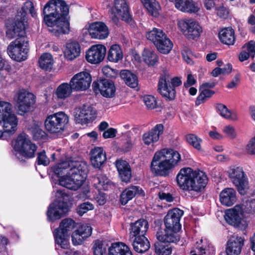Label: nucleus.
Here are the masks:
<instances>
[{
  "mask_svg": "<svg viewBox=\"0 0 255 255\" xmlns=\"http://www.w3.org/2000/svg\"><path fill=\"white\" fill-rule=\"evenodd\" d=\"M166 36V34L161 29L153 28L151 30L146 33V37L156 45L160 41Z\"/></svg>",
  "mask_w": 255,
  "mask_h": 255,
  "instance_id": "obj_40",
  "label": "nucleus"
},
{
  "mask_svg": "<svg viewBox=\"0 0 255 255\" xmlns=\"http://www.w3.org/2000/svg\"><path fill=\"white\" fill-rule=\"evenodd\" d=\"M170 76L167 74L162 75L159 78L157 91L164 97L173 100L175 97L176 92L170 85Z\"/></svg>",
  "mask_w": 255,
  "mask_h": 255,
  "instance_id": "obj_23",
  "label": "nucleus"
},
{
  "mask_svg": "<svg viewBox=\"0 0 255 255\" xmlns=\"http://www.w3.org/2000/svg\"><path fill=\"white\" fill-rule=\"evenodd\" d=\"M92 165L96 168H100L106 161V152L101 147H96L90 151Z\"/></svg>",
  "mask_w": 255,
  "mask_h": 255,
  "instance_id": "obj_26",
  "label": "nucleus"
},
{
  "mask_svg": "<svg viewBox=\"0 0 255 255\" xmlns=\"http://www.w3.org/2000/svg\"><path fill=\"white\" fill-rule=\"evenodd\" d=\"M240 81V75L237 74L233 79L232 81L230 82L228 85L227 88L229 89H233L239 85Z\"/></svg>",
  "mask_w": 255,
  "mask_h": 255,
  "instance_id": "obj_64",
  "label": "nucleus"
},
{
  "mask_svg": "<svg viewBox=\"0 0 255 255\" xmlns=\"http://www.w3.org/2000/svg\"><path fill=\"white\" fill-rule=\"evenodd\" d=\"M56 196L59 200L50 204L46 213L48 219L53 222L61 218L68 210L67 203L61 200L66 194L63 191L59 190Z\"/></svg>",
  "mask_w": 255,
  "mask_h": 255,
  "instance_id": "obj_12",
  "label": "nucleus"
},
{
  "mask_svg": "<svg viewBox=\"0 0 255 255\" xmlns=\"http://www.w3.org/2000/svg\"><path fill=\"white\" fill-rule=\"evenodd\" d=\"M115 165L123 181L128 182L131 177V168L128 163L122 159L117 160Z\"/></svg>",
  "mask_w": 255,
  "mask_h": 255,
  "instance_id": "obj_28",
  "label": "nucleus"
},
{
  "mask_svg": "<svg viewBox=\"0 0 255 255\" xmlns=\"http://www.w3.org/2000/svg\"><path fill=\"white\" fill-rule=\"evenodd\" d=\"M106 51V47L103 45H93L86 52V60L92 64L99 63L103 60Z\"/></svg>",
  "mask_w": 255,
  "mask_h": 255,
  "instance_id": "obj_21",
  "label": "nucleus"
},
{
  "mask_svg": "<svg viewBox=\"0 0 255 255\" xmlns=\"http://www.w3.org/2000/svg\"><path fill=\"white\" fill-rule=\"evenodd\" d=\"M13 145L16 152L15 156L20 161L23 159L19 157L20 156L27 158L33 157L36 150V146L25 134L19 135L13 143Z\"/></svg>",
  "mask_w": 255,
  "mask_h": 255,
  "instance_id": "obj_11",
  "label": "nucleus"
},
{
  "mask_svg": "<svg viewBox=\"0 0 255 255\" xmlns=\"http://www.w3.org/2000/svg\"><path fill=\"white\" fill-rule=\"evenodd\" d=\"M223 132L230 138H235L236 137V132L235 128L231 126H227L223 129Z\"/></svg>",
  "mask_w": 255,
  "mask_h": 255,
  "instance_id": "obj_61",
  "label": "nucleus"
},
{
  "mask_svg": "<svg viewBox=\"0 0 255 255\" xmlns=\"http://www.w3.org/2000/svg\"><path fill=\"white\" fill-rule=\"evenodd\" d=\"M186 139L188 143L195 148L199 150L201 149V143L202 142L201 138L195 134H189L186 135Z\"/></svg>",
  "mask_w": 255,
  "mask_h": 255,
  "instance_id": "obj_49",
  "label": "nucleus"
},
{
  "mask_svg": "<svg viewBox=\"0 0 255 255\" xmlns=\"http://www.w3.org/2000/svg\"><path fill=\"white\" fill-rule=\"evenodd\" d=\"M97 116V111L91 105H83L76 110L75 119L77 123L86 124L94 120Z\"/></svg>",
  "mask_w": 255,
  "mask_h": 255,
  "instance_id": "obj_16",
  "label": "nucleus"
},
{
  "mask_svg": "<svg viewBox=\"0 0 255 255\" xmlns=\"http://www.w3.org/2000/svg\"><path fill=\"white\" fill-rule=\"evenodd\" d=\"M92 227L88 224L82 225L72 234V242L74 245H79L92 234Z\"/></svg>",
  "mask_w": 255,
  "mask_h": 255,
  "instance_id": "obj_24",
  "label": "nucleus"
},
{
  "mask_svg": "<svg viewBox=\"0 0 255 255\" xmlns=\"http://www.w3.org/2000/svg\"><path fill=\"white\" fill-rule=\"evenodd\" d=\"M0 124L3 127V131L0 130L3 134L0 138L4 136L5 133L12 135L16 131L17 128L18 119L13 113L11 114H6L0 118Z\"/></svg>",
  "mask_w": 255,
  "mask_h": 255,
  "instance_id": "obj_19",
  "label": "nucleus"
},
{
  "mask_svg": "<svg viewBox=\"0 0 255 255\" xmlns=\"http://www.w3.org/2000/svg\"><path fill=\"white\" fill-rule=\"evenodd\" d=\"M92 77L86 71H83L74 75L70 81L74 91L81 92L87 90L90 87Z\"/></svg>",
  "mask_w": 255,
  "mask_h": 255,
  "instance_id": "obj_14",
  "label": "nucleus"
},
{
  "mask_svg": "<svg viewBox=\"0 0 255 255\" xmlns=\"http://www.w3.org/2000/svg\"><path fill=\"white\" fill-rule=\"evenodd\" d=\"M12 105L6 102L0 101V118L6 114H11Z\"/></svg>",
  "mask_w": 255,
  "mask_h": 255,
  "instance_id": "obj_53",
  "label": "nucleus"
},
{
  "mask_svg": "<svg viewBox=\"0 0 255 255\" xmlns=\"http://www.w3.org/2000/svg\"><path fill=\"white\" fill-rule=\"evenodd\" d=\"M183 215V211L178 208H174L168 212L164 218L166 229L158 231L156 238L158 241L167 242H176L179 238L176 233L181 229L180 220Z\"/></svg>",
  "mask_w": 255,
  "mask_h": 255,
  "instance_id": "obj_5",
  "label": "nucleus"
},
{
  "mask_svg": "<svg viewBox=\"0 0 255 255\" xmlns=\"http://www.w3.org/2000/svg\"><path fill=\"white\" fill-rule=\"evenodd\" d=\"M244 215L242 206L237 205L234 208L225 211L224 218L229 224L234 226L240 219V216H243Z\"/></svg>",
  "mask_w": 255,
  "mask_h": 255,
  "instance_id": "obj_27",
  "label": "nucleus"
},
{
  "mask_svg": "<svg viewBox=\"0 0 255 255\" xmlns=\"http://www.w3.org/2000/svg\"><path fill=\"white\" fill-rule=\"evenodd\" d=\"M247 151L248 154H255V136L252 138L247 146Z\"/></svg>",
  "mask_w": 255,
  "mask_h": 255,
  "instance_id": "obj_62",
  "label": "nucleus"
},
{
  "mask_svg": "<svg viewBox=\"0 0 255 255\" xmlns=\"http://www.w3.org/2000/svg\"><path fill=\"white\" fill-rule=\"evenodd\" d=\"M74 89L70 83H63L57 88L55 95L58 99L64 100L69 97Z\"/></svg>",
  "mask_w": 255,
  "mask_h": 255,
  "instance_id": "obj_38",
  "label": "nucleus"
},
{
  "mask_svg": "<svg viewBox=\"0 0 255 255\" xmlns=\"http://www.w3.org/2000/svg\"><path fill=\"white\" fill-rule=\"evenodd\" d=\"M244 244V239L241 237L234 236L227 242L226 253L227 255H239Z\"/></svg>",
  "mask_w": 255,
  "mask_h": 255,
  "instance_id": "obj_25",
  "label": "nucleus"
},
{
  "mask_svg": "<svg viewBox=\"0 0 255 255\" xmlns=\"http://www.w3.org/2000/svg\"><path fill=\"white\" fill-rule=\"evenodd\" d=\"M53 63L52 56L49 53H44L39 58V66L43 70L50 71L53 68Z\"/></svg>",
  "mask_w": 255,
  "mask_h": 255,
  "instance_id": "obj_43",
  "label": "nucleus"
},
{
  "mask_svg": "<svg viewBox=\"0 0 255 255\" xmlns=\"http://www.w3.org/2000/svg\"><path fill=\"white\" fill-rule=\"evenodd\" d=\"M143 101L146 107L149 109H153L156 108L157 102L155 98L150 95L145 96L143 97Z\"/></svg>",
  "mask_w": 255,
  "mask_h": 255,
  "instance_id": "obj_54",
  "label": "nucleus"
},
{
  "mask_svg": "<svg viewBox=\"0 0 255 255\" xmlns=\"http://www.w3.org/2000/svg\"><path fill=\"white\" fill-rule=\"evenodd\" d=\"M177 24L183 34L189 39L198 38L203 31L202 27L192 19H180Z\"/></svg>",
  "mask_w": 255,
  "mask_h": 255,
  "instance_id": "obj_13",
  "label": "nucleus"
},
{
  "mask_svg": "<svg viewBox=\"0 0 255 255\" xmlns=\"http://www.w3.org/2000/svg\"><path fill=\"white\" fill-rule=\"evenodd\" d=\"M109 255H132L129 248L125 243H113L109 248Z\"/></svg>",
  "mask_w": 255,
  "mask_h": 255,
  "instance_id": "obj_33",
  "label": "nucleus"
},
{
  "mask_svg": "<svg viewBox=\"0 0 255 255\" xmlns=\"http://www.w3.org/2000/svg\"><path fill=\"white\" fill-rule=\"evenodd\" d=\"M69 122V117L63 112H59L48 115L45 120V129L50 133L63 132Z\"/></svg>",
  "mask_w": 255,
  "mask_h": 255,
  "instance_id": "obj_8",
  "label": "nucleus"
},
{
  "mask_svg": "<svg viewBox=\"0 0 255 255\" xmlns=\"http://www.w3.org/2000/svg\"><path fill=\"white\" fill-rule=\"evenodd\" d=\"M180 155L170 148L157 151L151 162V170L156 175L166 176L180 160Z\"/></svg>",
  "mask_w": 255,
  "mask_h": 255,
  "instance_id": "obj_4",
  "label": "nucleus"
},
{
  "mask_svg": "<svg viewBox=\"0 0 255 255\" xmlns=\"http://www.w3.org/2000/svg\"><path fill=\"white\" fill-rule=\"evenodd\" d=\"M159 198L162 200H165L167 202H170L173 200L172 195L169 193L159 192L158 193Z\"/></svg>",
  "mask_w": 255,
  "mask_h": 255,
  "instance_id": "obj_63",
  "label": "nucleus"
},
{
  "mask_svg": "<svg viewBox=\"0 0 255 255\" xmlns=\"http://www.w3.org/2000/svg\"><path fill=\"white\" fill-rule=\"evenodd\" d=\"M76 223L71 219L66 218L62 220L59 226L54 232L56 244L62 249L70 247L69 235L75 228Z\"/></svg>",
  "mask_w": 255,
  "mask_h": 255,
  "instance_id": "obj_6",
  "label": "nucleus"
},
{
  "mask_svg": "<svg viewBox=\"0 0 255 255\" xmlns=\"http://www.w3.org/2000/svg\"><path fill=\"white\" fill-rule=\"evenodd\" d=\"M123 58L121 47L118 44L112 45L108 52L107 59L112 62L117 63Z\"/></svg>",
  "mask_w": 255,
  "mask_h": 255,
  "instance_id": "obj_39",
  "label": "nucleus"
},
{
  "mask_svg": "<svg viewBox=\"0 0 255 255\" xmlns=\"http://www.w3.org/2000/svg\"><path fill=\"white\" fill-rule=\"evenodd\" d=\"M69 13V6L63 0H50L43 8L44 20L49 31L55 35L69 31V23L65 16Z\"/></svg>",
  "mask_w": 255,
  "mask_h": 255,
  "instance_id": "obj_2",
  "label": "nucleus"
},
{
  "mask_svg": "<svg viewBox=\"0 0 255 255\" xmlns=\"http://www.w3.org/2000/svg\"><path fill=\"white\" fill-rule=\"evenodd\" d=\"M148 228V222L143 219H140L131 224L130 234L131 236L143 237L145 235Z\"/></svg>",
  "mask_w": 255,
  "mask_h": 255,
  "instance_id": "obj_30",
  "label": "nucleus"
},
{
  "mask_svg": "<svg viewBox=\"0 0 255 255\" xmlns=\"http://www.w3.org/2000/svg\"><path fill=\"white\" fill-rule=\"evenodd\" d=\"M94 184H98L97 187L100 190H107L109 184V180L103 174H99L94 178Z\"/></svg>",
  "mask_w": 255,
  "mask_h": 255,
  "instance_id": "obj_48",
  "label": "nucleus"
},
{
  "mask_svg": "<svg viewBox=\"0 0 255 255\" xmlns=\"http://www.w3.org/2000/svg\"><path fill=\"white\" fill-rule=\"evenodd\" d=\"M218 6L215 7L217 11V14L218 16L222 18H226L228 15V11L224 6L222 3L218 4Z\"/></svg>",
  "mask_w": 255,
  "mask_h": 255,
  "instance_id": "obj_58",
  "label": "nucleus"
},
{
  "mask_svg": "<svg viewBox=\"0 0 255 255\" xmlns=\"http://www.w3.org/2000/svg\"><path fill=\"white\" fill-rule=\"evenodd\" d=\"M219 38L222 43L228 45H233L236 39L234 30L229 27L224 28L219 32Z\"/></svg>",
  "mask_w": 255,
  "mask_h": 255,
  "instance_id": "obj_36",
  "label": "nucleus"
},
{
  "mask_svg": "<svg viewBox=\"0 0 255 255\" xmlns=\"http://www.w3.org/2000/svg\"><path fill=\"white\" fill-rule=\"evenodd\" d=\"M216 109L220 115L225 119L233 121L238 120L237 114L230 111L225 105L218 104L216 105Z\"/></svg>",
  "mask_w": 255,
  "mask_h": 255,
  "instance_id": "obj_42",
  "label": "nucleus"
},
{
  "mask_svg": "<svg viewBox=\"0 0 255 255\" xmlns=\"http://www.w3.org/2000/svg\"><path fill=\"white\" fill-rule=\"evenodd\" d=\"M136 195L144 196L143 190L138 186H131L126 188L121 195V202L123 205H126L128 202Z\"/></svg>",
  "mask_w": 255,
  "mask_h": 255,
  "instance_id": "obj_29",
  "label": "nucleus"
},
{
  "mask_svg": "<svg viewBox=\"0 0 255 255\" xmlns=\"http://www.w3.org/2000/svg\"><path fill=\"white\" fill-rule=\"evenodd\" d=\"M94 208V205L90 202H84L78 206L77 208V212L80 216H82L88 211L92 210Z\"/></svg>",
  "mask_w": 255,
  "mask_h": 255,
  "instance_id": "obj_51",
  "label": "nucleus"
},
{
  "mask_svg": "<svg viewBox=\"0 0 255 255\" xmlns=\"http://www.w3.org/2000/svg\"><path fill=\"white\" fill-rule=\"evenodd\" d=\"M245 214L243 216H240V219L238 220L237 223L234 225L233 226H235L241 230H246L249 226V221L245 217Z\"/></svg>",
  "mask_w": 255,
  "mask_h": 255,
  "instance_id": "obj_55",
  "label": "nucleus"
},
{
  "mask_svg": "<svg viewBox=\"0 0 255 255\" xmlns=\"http://www.w3.org/2000/svg\"><path fill=\"white\" fill-rule=\"evenodd\" d=\"M243 49H245L250 54L252 59L254 58L255 56V41L251 40L243 46Z\"/></svg>",
  "mask_w": 255,
  "mask_h": 255,
  "instance_id": "obj_56",
  "label": "nucleus"
},
{
  "mask_svg": "<svg viewBox=\"0 0 255 255\" xmlns=\"http://www.w3.org/2000/svg\"><path fill=\"white\" fill-rule=\"evenodd\" d=\"M242 206L244 214H253L255 213V199L247 200L245 204H240Z\"/></svg>",
  "mask_w": 255,
  "mask_h": 255,
  "instance_id": "obj_50",
  "label": "nucleus"
},
{
  "mask_svg": "<svg viewBox=\"0 0 255 255\" xmlns=\"http://www.w3.org/2000/svg\"><path fill=\"white\" fill-rule=\"evenodd\" d=\"M102 72L106 76L110 78H115L118 74L117 70L108 66L104 67L102 69Z\"/></svg>",
  "mask_w": 255,
  "mask_h": 255,
  "instance_id": "obj_60",
  "label": "nucleus"
},
{
  "mask_svg": "<svg viewBox=\"0 0 255 255\" xmlns=\"http://www.w3.org/2000/svg\"><path fill=\"white\" fill-rule=\"evenodd\" d=\"M159 241V242L155 244V253L158 255H170L172 253V249L170 245L165 244L166 241Z\"/></svg>",
  "mask_w": 255,
  "mask_h": 255,
  "instance_id": "obj_46",
  "label": "nucleus"
},
{
  "mask_svg": "<svg viewBox=\"0 0 255 255\" xmlns=\"http://www.w3.org/2000/svg\"><path fill=\"white\" fill-rule=\"evenodd\" d=\"M228 175L233 184L241 195L247 193L249 189L248 177L243 169L239 166L231 167L227 171Z\"/></svg>",
  "mask_w": 255,
  "mask_h": 255,
  "instance_id": "obj_9",
  "label": "nucleus"
},
{
  "mask_svg": "<svg viewBox=\"0 0 255 255\" xmlns=\"http://www.w3.org/2000/svg\"><path fill=\"white\" fill-rule=\"evenodd\" d=\"M174 2L175 7L179 10L186 12H196L199 7L192 0H169Z\"/></svg>",
  "mask_w": 255,
  "mask_h": 255,
  "instance_id": "obj_32",
  "label": "nucleus"
},
{
  "mask_svg": "<svg viewBox=\"0 0 255 255\" xmlns=\"http://www.w3.org/2000/svg\"><path fill=\"white\" fill-rule=\"evenodd\" d=\"M88 32L92 38L97 39H105L109 35L108 27L101 21L91 23L88 28Z\"/></svg>",
  "mask_w": 255,
  "mask_h": 255,
  "instance_id": "obj_20",
  "label": "nucleus"
},
{
  "mask_svg": "<svg viewBox=\"0 0 255 255\" xmlns=\"http://www.w3.org/2000/svg\"><path fill=\"white\" fill-rule=\"evenodd\" d=\"M94 255H104L106 253V249L104 246L102 242L96 241L93 247Z\"/></svg>",
  "mask_w": 255,
  "mask_h": 255,
  "instance_id": "obj_52",
  "label": "nucleus"
},
{
  "mask_svg": "<svg viewBox=\"0 0 255 255\" xmlns=\"http://www.w3.org/2000/svg\"><path fill=\"white\" fill-rule=\"evenodd\" d=\"M141 2L152 16H157L158 15L160 6L155 0H142Z\"/></svg>",
  "mask_w": 255,
  "mask_h": 255,
  "instance_id": "obj_45",
  "label": "nucleus"
},
{
  "mask_svg": "<svg viewBox=\"0 0 255 255\" xmlns=\"http://www.w3.org/2000/svg\"><path fill=\"white\" fill-rule=\"evenodd\" d=\"M109 16L111 21L116 25L120 22V18L127 22L131 20L128 5L125 0H114V5L110 7Z\"/></svg>",
  "mask_w": 255,
  "mask_h": 255,
  "instance_id": "obj_7",
  "label": "nucleus"
},
{
  "mask_svg": "<svg viewBox=\"0 0 255 255\" xmlns=\"http://www.w3.org/2000/svg\"><path fill=\"white\" fill-rule=\"evenodd\" d=\"M120 76L128 86L132 88L137 87L138 83L137 76L129 71H121Z\"/></svg>",
  "mask_w": 255,
  "mask_h": 255,
  "instance_id": "obj_41",
  "label": "nucleus"
},
{
  "mask_svg": "<svg viewBox=\"0 0 255 255\" xmlns=\"http://www.w3.org/2000/svg\"><path fill=\"white\" fill-rule=\"evenodd\" d=\"M177 185L191 198L198 197L206 187L208 178L204 172L189 167L180 170L176 176Z\"/></svg>",
  "mask_w": 255,
  "mask_h": 255,
  "instance_id": "obj_3",
  "label": "nucleus"
},
{
  "mask_svg": "<svg viewBox=\"0 0 255 255\" xmlns=\"http://www.w3.org/2000/svg\"><path fill=\"white\" fill-rule=\"evenodd\" d=\"M27 38L16 39L7 48V53L13 60L21 62L27 59L28 52Z\"/></svg>",
  "mask_w": 255,
  "mask_h": 255,
  "instance_id": "obj_10",
  "label": "nucleus"
},
{
  "mask_svg": "<svg viewBox=\"0 0 255 255\" xmlns=\"http://www.w3.org/2000/svg\"><path fill=\"white\" fill-rule=\"evenodd\" d=\"M143 61L149 66H154L157 62V56L152 51L145 49L142 53Z\"/></svg>",
  "mask_w": 255,
  "mask_h": 255,
  "instance_id": "obj_47",
  "label": "nucleus"
},
{
  "mask_svg": "<svg viewBox=\"0 0 255 255\" xmlns=\"http://www.w3.org/2000/svg\"><path fill=\"white\" fill-rule=\"evenodd\" d=\"M164 127L162 124H157L151 129L143 133L141 140L146 146H153L163 134Z\"/></svg>",
  "mask_w": 255,
  "mask_h": 255,
  "instance_id": "obj_18",
  "label": "nucleus"
},
{
  "mask_svg": "<svg viewBox=\"0 0 255 255\" xmlns=\"http://www.w3.org/2000/svg\"><path fill=\"white\" fill-rule=\"evenodd\" d=\"M26 21L24 18H20L15 21L14 25L11 28H8L6 31V36L7 38L11 39L15 37L16 39H23L26 37L25 25Z\"/></svg>",
  "mask_w": 255,
  "mask_h": 255,
  "instance_id": "obj_22",
  "label": "nucleus"
},
{
  "mask_svg": "<svg viewBox=\"0 0 255 255\" xmlns=\"http://www.w3.org/2000/svg\"><path fill=\"white\" fill-rule=\"evenodd\" d=\"M37 161L39 165L46 166L49 163V159L46 155L45 151L38 153Z\"/></svg>",
  "mask_w": 255,
  "mask_h": 255,
  "instance_id": "obj_57",
  "label": "nucleus"
},
{
  "mask_svg": "<svg viewBox=\"0 0 255 255\" xmlns=\"http://www.w3.org/2000/svg\"><path fill=\"white\" fill-rule=\"evenodd\" d=\"M80 53V46L77 42L72 41L66 44L64 55L67 59L73 60L79 56Z\"/></svg>",
  "mask_w": 255,
  "mask_h": 255,
  "instance_id": "obj_34",
  "label": "nucleus"
},
{
  "mask_svg": "<svg viewBox=\"0 0 255 255\" xmlns=\"http://www.w3.org/2000/svg\"><path fill=\"white\" fill-rule=\"evenodd\" d=\"M132 245L134 251L139 253L145 252L150 248L149 242L145 236L135 237Z\"/></svg>",
  "mask_w": 255,
  "mask_h": 255,
  "instance_id": "obj_37",
  "label": "nucleus"
},
{
  "mask_svg": "<svg viewBox=\"0 0 255 255\" xmlns=\"http://www.w3.org/2000/svg\"><path fill=\"white\" fill-rule=\"evenodd\" d=\"M221 203L225 206H231L237 201L236 190L232 188H227L223 190L220 194Z\"/></svg>",
  "mask_w": 255,
  "mask_h": 255,
  "instance_id": "obj_31",
  "label": "nucleus"
},
{
  "mask_svg": "<svg viewBox=\"0 0 255 255\" xmlns=\"http://www.w3.org/2000/svg\"><path fill=\"white\" fill-rule=\"evenodd\" d=\"M87 165L85 162L66 160L53 167L54 173L59 177V184L69 189L76 190L86 179Z\"/></svg>",
  "mask_w": 255,
  "mask_h": 255,
  "instance_id": "obj_1",
  "label": "nucleus"
},
{
  "mask_svg": "<svg viewBox=\"0 0 255 255\" xmlns=\"http://www.w3.org/2000/svg\"><path fill=\"white\" fill-rule=\"evenodd\" d=\"M155 46L160 53L168 54L173 47V43L166 35Z\"/></svg>",
  "mask_w": 255,
  "mask_h": 255,
  "instance_id": "obj_44",
  "label": "nucleus"
},
{
  "mask_svg": "<svg viewBox=\"0 0 255 255\" xmlns=\"http://www.w3.org/2000/svg\"><path fill=\"white\" fill-rule=\"evenodd\" d=\"M196 248L202 255H215V254L214 247L205 239L197 241Z\"/></svg>",
  "mask_w": 255,
  "mask_h": 255,
  "instance_id": "obj_35",
  "label": "nucleus"
},
{
  "mask_svg": "<svg viewBox=\"0 0 255 255\" xmlns=\"http://www.w3.org/2000/svg\"><path fill=\"white\" fill-rule=\"evenodd\" d=\"M93 89L95 92H99L101 94L106 98L114 96L116 87L114 82L107 79H102L95 81L93 83Z\"/></svg>",
  "mask_w": 255,
  "mask_h": 255,
  "instance_id": "obj_17",
  "label": "nucleus"
},
{
  "mask_svg": "<svg viewBox=\"0 0 255 255\" xmlns=\"http://www.w3.org/2000/svg\"><path fill=\"white\" fill-rule=\"evenodd\" d=\"M16 101L19 114L22 115L30 110V107L35 103V98L32 93L21 90L16 94Z\"/></svg>",
  "mask_w": 255,
  "mask_h": 255,
  "instance_id": "obj_15",
  "label": "nucleus"
},
{
  "mask_svg": "<svg viewBox=\"0 0 255 255\" xmlns=\"http://www.w3.org/2000/svg\"><path fill=\"white\" fill-rule=\"evenodd\" d=\"M31 133L33 138L35 140L42 139L45 136V132L38 127H36L32 129Z\"/></svg>",
  "mask_w": 255,
  "mask_h": 255,
  "instance_id": "obj_59",
  "label": "nucleus"
}]
</instances>
